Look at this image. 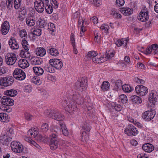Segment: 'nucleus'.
<instances>
[{
  "label": "nucleus",
  "instance_id": "13",
  "mask_svg": "<svg viewBox=\"0 0 158 158\" xmlns=\"http://www.w3.org/2000/svg\"><path fill=\"white\" fill-rule=\"evenodd\" d=\"M156 114L154 110H149L145 112L142 115L143 118L147 121H150L153 119Z\"/></svg>",
  "mask_w": 158,
  "mask_h": 158
},
{
  "label": "nucleus",
  "instance_id": "48",
  "mask_svg": "<svg viewBox=\"0 0 158 158\" xmlns=\"http://www.w3.org/2000/svg\"><path fill=\"white\" fill-rule=\"evenodd\" d=\"M102 30H103L106 33H108L109 27L106 24H103L100 27Z\"/></svg>",
  "mask_w": 158,
  "mask_h": 158
},
{
  "label": "nucleus",
  "instance_id": "7",
  "mask_svg": "<svg viewBox=\"0 0 158 158\" xmlns=\"http://www.w3.org/2000/svg\"><path fill=\"white\" fill-rule=\"evenodd\" d=\"M10 146L12 150L15 152L21 153L24 149L23 145L20 142L15 141L11 142Z\"/></svg>",
  "mask_w": 158,
  "mask_h": 158
},
{
  "label": "nucleus",
  "instance_id": "18",
  "mask_svg": "<svg viewBox=\"0 0 158 158\" xmlns=\"http://www.w3.org/2000/svg\"><path fill=\"white\" fill-rule=\"evenodd\" d=\"M8 43L10 48L12 49L16 50L19 49V44L14 37H11L10 38Z\"/></svg>",
  "mask_w": 158,
  "mask_h": 158
},
{
  "label": "nucleus",
  "instance_id": "54",
  "mask_svg": "<svg viewBox=\"0 0 158 158\" xmlns=\"http://www.w3.org/2000/svg\"><path fill=\"white\" fill-rule=\"evenodd\" d=\"M29 14L28 16H35L34 15L35 13V10L32 7L30 8L29 9Z\"/></svg>",
  "mask_w": 158,
  "mask_h": 158
},
{
  "label": "nucleus",
  "instance_id": "41",
  "mask_svg": "<svg viewBox=\"0 0 158 158\" xmlns=\"http://www.w3.org/2000/svg\"><path fill=\"white\" fill-rule=\"evenodd\" d=\"M81 137V140L83 142H84V141H86L89 139L88 135L85 131H84L82 132Z\"/></svg>",
  "mask_w": 158,
  "mask_h": 158
},
{
  "label": "nucleus",
  "instance_id": "43",
  "mask_svg": "<svg viewBox=\"0 0 158 158\" xmlns=\"http://www.w3.org/2000/svg\"><path fill=\"white\" fill-rule=\"evenodd\" d=\"M82 129L84 130V131L88 132L90 131V128L89 126V125L86 122L84 123V125L82 126Z\"/></svg>",
  "mask_w": 158,
  "mask_h": 158
},
{
  "label": "nucleus",
  "instance_id": "4",
  "mask_svg": "<svg viewBox=\"0 0 158 158\" xmlns=\"http://www.w3.org/2000/svg\"><path fill=\"white\" fill-rule=\"evenodd\" d=\"M62 104L65 110L70 113H73L77 110L76 102L69 100L68 97L67 100H64L62 102Z\"/></svg>",
  "mask_w": 158,
  "mask_h": 158
},
{
  "label": "nucleus",
  "instance_id": "5",
  "mask_svg": "<svg viewBox=\"0 0 158 158\" xmlns=\"http://www.w3.org/2000/svg\"><path fill=\"white\" fill-rule=\"evenodd\" d=\"M14 81V78L12 76H8L6 77L0 78V86L7 87L11 86Z\"/></svg>",
  "mask_w": 158,
  "mask_h": 158
},
{
  "label": "nucleus",
  "instance_id": "46",
  "mask_svg": "<svg viewBox=\"0 0 158 158\" xmlns=\"http://www.w3.org/2000/svg\"><path fill=\"white\" fill-rule=\"evenodd\" d=\"M119 99L121 100V102L123 104L127 103V99L126 96L124 94H122L120 95Z\"/></svg>",
  "mask_w": 158,
  "mask_h": 158
},
{
  "label": "nucleus",
  "instance_id": "63",
  "mask_svg": "<svg viewBox=\"0 0 158 158\" xmlns=\"http://www.w3.org/2000/svg\"><path fill=\"white\" fill-rule=\"evenodd\" d=\"M37 36L34 35L33 33L32 32L29 35V37L30 40H35L36 38L37 37Z\"/></svg>",
  "mask_w": 158,
  "mask_h": 158
},
{
  "label": "nucleus",
  "instance_id": "10",
  "mask_svg": "<svg viewBox=\"0 0 158 158\" xmlns=\"http://www.w3.org/2000/svg\"><path fill=\"white\" fill-rule=\"evenodd\" d=\"M6 63L8 65H13L17 60L16 55L13 53H8L5 56Z\"/></svg>",
  "mask_w": 158,
  "mask_h": 158
},
{
  "label": "nucleus",
  "instance_id": "22",
  "mask_svg": "<svg viewBox=\"0 0 158 158\" xmlns=\"http://www.w3.org/2000/svg\"><path fill=\"white\" fill-rule=\"evenodd\" d=\"M142 149L145 152H151L154 150V147L152 144L147 143L143 144L142 147Z\"/></svg>",
  "mask_w": 158,
  "mask_h": 158
},
{
  "label": "nucleus",
  "instance_id": "36",
  "mask_svg": "<svg viewBox=\"0 0 158 158\" xmlns=\"http://www.w3.org/2000/svg\"><path fill=\"white\" fill-rule=\"evenodd\" d=\"M101 35L100 33L98 32H95L94 33V40L95 42L99 44L100 42Z\"/></svg>",
  "mask_w": 158,
  "mask_h": 158
},
{
  "label": "nucleus",
  "instance_id": "14",
  "mask_svg": "<svg viewBox=\"0 0 158 158\" xmlns=\"http://www.w3.org/2000/svg\"><path fill=\"white\" fill-rule=\"evenodd\" d=\"M158 99V96L157 93L155 91H152L150 93L148 100L151 105H154L157 101Z\"/></svg>",
  "mask_w": 158,
  "mask_h": 158
},
{
  "label": "nucleus",
  "instance_id": "24",
  "mask_svg": "<svg viewBox=\"0 0 158 158\" xmlns=\"http://www.w3.org/2000/svg\"><path fill=\"white\" fill-rule=\"evenodd\" d=\"M120 12L125 16H129L132 14L133 9L132 8L128 7H124L121 8Z\"/></svg>",
  "mask_w": 158,
  "mask_h": 158
},
{
  "label": "nucleus",
  "instance_id": "61",
  "mask_svg": "<svg viewBox=\"0 0 158 158\" xmlns=\"http://www.w3.org/2000/svg\"><path fill=\"white\" fill-rule=\"evenodd\" d=\"M114 109L116 111H119L121 110L122 109V107L119 104H116L114 106Z\"/></svg>",
  "mask_w": 158,
  "mask_h": 158
},
{
  "label": "nucleus",
  "instance_id": "55",
  "mask_svg": "<svg viewBox=\"0 0 158 158\" xmlns=\"http://www.w3.org/2000/svg\"><path fill=\"white\" fill-rule=\"evenodd\" d=\"M24 116L25 119L29 121L31 120L33 118V116L32 115L28 113H25Z\"/></svg>",
  "mask_w": 158,
  "mask_h": 158
},
{
  "label": "nucleus",
  "instance_id": "53",
  "mask_svg": "<svg viewBox=\"0 0 158 158\" xmlns=\"http://www.w3.org/2000/svg\"><path fill=\"white\" fill-rule=\"evenodd\" d=\"M134 81L139 84H144L145 82L144 80L140 79L138 77H135L134 79Z\"/></svg>",
  "mask_w": 158,
  "mask_h": 158
},
{
  "label": "nucleus",
  "instance_id": "42",
  "mask_svg": "<svg viewBox=\"0 0 158 158\" xmlns=\"http://www.w3.org/2000/svg\"><path fill=\"white\" fill-rule=\"evenodd\" d=\"M40 129L42 131L46 132L48 131L49 129L48 124L46 123H44L42 125Z\"/></svg>",
  "mask_w": 158,
  "mask_h": 158
},
{
  "label": "nucleus",
  "instance_id": "33",
  "mask_svg": "<svg viewBox=\"0 0 158 158\" xmlns=\"http://www.w3.org/2000/svg\"><path fill=\"white\" fill-rule=\"evenodd\" d=\"M122 89L125 93H129L133 90V88L127 84H124L122 85Z\"/></svg>",
  "mask_w": 158,
  "mask_h": 158
},
{
  "label": "nucleus",
  "instance_id": "28",
  "mask_svg": "<svg viewBox=\"0 0 158 158\" xmlns=\"http://www.w3.org/2000/svg\"><path fill=\"white\" fill-rule=\"evenodd\" d=\"M35 52L37 56H43L46 53V50L43 48H37L35 50Z\"/></svg>",
  "mask_w": 158,
  "mask_h": 158
},
{
  "label": "nucleus",
  "instance_id": "17",
  "mask_svg": "<svg viewBox=\"0 0 158 158\" xmlns=\"http://www.w3.org/2000/svg\"><path fill=\"white\" fill-rule=\"evenodd\" d=\"M149 19L148 12L144 10H142L139 14L138 19L141 22H145Z\"/></svg>",
  "mask_w": 158,
  "mask_h": 158
},
{
  "label": "nucleus",
  "instance_id": "16",
  "mask_svg": "<svg viewBox=\"0 0 158 158\" xmlns=\"http://www.w3.org/2000/svg\"><path fill=\"white\" fill-rule=\"evenodd\" d=\"M14 100L8 96H4L1 100L2 104L6 106H12L14 105Z\"/></svg>",
  "mask_w": 158,
  "mask_h": 158
},
{
  "label": "nucleus",
  "instance_id": "2",
  "mask_svg": "<svg viewBox=\"0 0 158 158\" xmlns=\"http://www.w3.org/2000/svg\"><path fill=\"white\" fill-rule=\"evenodd\" d=\"M58 127L56 125H52L50 128V148L52 150L56 149L58 146L57 131Z\"/></svg>",
  "mask_w": 158,
  "mask_h": 158
},
{
  "label": "nucleus",
  "instance_id": "45",
  "mask_svg": "<svg viewBox=\"0 0 158 158\" xmlns=\"http://www.w3.org/2000/svg\"><path fill=\"white\" fill-rule=\"evenodd\" d=\"M41 63L40 60L38 58H35L31 61V64L32 65H39Z\"/></svg>",
  "mask_w": 158,
  "mask_h": 158
},
{
  "label": "nucleus",
  "instance_id": "8",
  "mask_svg": "<svg viewBox=\"0 0 158 158\" xmlns=\"http://www.w3.org/2000/svg\"><path fill=\"white\" fill-rule=\"evenodd\" d=\"M14 78L19 81L24 80L26 78V74L24 72L22 69L16 68L13 73Z\"/></svg>",
  "mask_w": 158,
  "mask_h": 158
},
{
  "label": "nucleus",
  "instance_id": "32",
  "mask_svg": "<svg viewBox=\"0 0 158 158\" xmlns=\"http://www.w3.org/2000/svg\"><path fill=\"white\" fill-rule=\"evenodd\" d=\"M33 69L35 73L38 76L42 75L44 73L43 69L40 67H34Z\"/></svg>",
  "mask_w": 158,
  "mask_h": 158
},
{
  "label": "nucleus",
  "instance_id": "57",
  "mask_svg": "<svg viewBox=\"0 0 158 158\" xmlns=\"http://www.w3.org/2000/svg\"><path fill=\"white\" fill-rule=\"evenodd\" d=\"M124 2V0H116V5L118 6H123Z\"/></svg>",
  "mask_w": 158,
  "mask_h": 158
},
{
  "label": "nucleus",
  "instance_id": "49",
  "mask_svg": "<svg viewBox=\"0 0 158 158\" xmlns=\"http://www.w3.org/2000/svg\"><path fill=\"white\" fill-rule=\"evenodd\" d=\"M13 0H7L6 2V5L7 9L8 10H10L12 8L13 5Z\"/></svg>",
  "mask_w": 158,
  "mask_h": 158
},
{
  "label": "nucleus",
  "instance_id": "23",
  "mask_svg": "<svg viewBox=\"0 0 158 158\" xmlns=\"http://www.w3.org/2000/svg\"><path fill=\"white\" fill-rule=\"evenodd\" d=\"M35 16H27L26 19V24L29 27L34 26L35 24Z\"/></svg>",
  "mask_w": 158,
  "mask_h": 158
},
{
  "label": "nucleus",
  "instance_id": "58",
  "mask_svg": "<svg viewBox=\"0 0 158 158\" xmlns=\"http://www.w3.org/2000/svg\"><path fill=\"white\" fill-rule=\"evenodd\" d=\"M70 40L72 45H75V40L74 38V35L73 33H72L70 35Z\"/></svg>",
  "mask_w": 158,
  "mask_h": 158
},
{
  "label": "nucleus",
  "instance_id": "26",
  "mask_svg": "<svg viewBox=\"0 0 158 158\" xmlns=\"http://www.w3.org/2000/svg\"><path fill=\"white\" fill-rule=\"evenodd\" d=\"M39 133V131L37 130L35 128L30 129L27 132V135L28 136H31V138H35Z\"/></svg>",
  "mask_w": 158,
  "mask_h": 158
},
{
  "label": "nucleus",
  "instance_id": "37",
  "mask_svg": "<svg viewBox=\"0 0 158 158\" xmlns=\"http://www.w3.org/2000/svg\"><path fill=\"white\" fill-rule=\"evenodd\" d=\"M98 53L97 52L94 51H91L88 52L87 56V58L92 59V60H93V59L94 57H96Z\"/></svg>",
  "mask_w": 158,
  "mask_h": 158
},
{
  "label": "nucleus",
  "instance_id": "31",
  "mask_svg": "<svg viewBox=\"0 0 158 158\" xmlns=\"http://www.w3.org/2000/svg\"><path fill=\"white\" fill-rule=\"evenodd\" d=\"M110 86L109 83L107 81H105L102 82L101 87L103 91H105L109 89Z\"/></svg>",
  "mask_w": 158,
  "mask_h": 158
},
{
  "label": "nucleus",
  "instance_id": "52",
  "mask_svg": "<svg viewBox=\"0 0 158 158\" xmlns=\"http://www.w3.org/2000/svg\"><path fill=\"white\" fill-rule=\"evenodd\" d=\"M50 27L52 28H50V31L52 32L51 33L52 35H55V33L54 31H55V27L54 24L52 23H51L50 24Z\"/></svg>",
  "mask_w": 158,
  "mask_h": 158
},
{
  "label": "nucleus",
  "instance_id": "34",
  "mask_svg": "<svg viewBox=\"0 0 158 158\" xmlns=\"http://www.w3.org/2000/svg\"><path fill=\"white\" fill-rule=\"evenodd\" d=\"M8 119V115L3 113H0V121L2 122H7L9 121Z\"/></svg>",
  "mask_w": 158,
  "mask_h": 158
},
{
  "label": "nucleus",
  "instance_id": "51",
  "mask_svg": "<svg viewBox=\"0 0 158 158\" xmlns=\"http://www.w3.org/2000/svg\"><path fill=\"white\" fill-rule=\"evenodd\" d=\"M39 25L41 28L44 27L46 25V23L45 21L41 19H40L38 21Z\"/></svg>",
  "mask_w": 158,
  "mask_h": 158
},
{
  "label": "nucleus",
  "instance_id": "12",
  "mask_svg": "<svg viewBox=\"0 0 158 158\" xmlns=\"http://www.w3.org/2000/svg\"><path fill=\"white\" fill-rule=\"evenodd\" d=\"M34 5L35 9L38 13H41L44 11V5L42 0H36Z\"/></svg>",
  "mask_w": 158,
  "mask_h": 158
},
{
  "label": "nucleus",
  "instance_id": "30",
  "mask_svg": "<svg viewBox=\"0 0 158 158\" xmlns=\"http://www.w3.org/2000/svg\"><path fill=\"white\" fill-rule=\"evenodd\" d=\"M17 92L14 89L8 90L5 91L4 92V94L6 96L14 97L17 94Z\"/></svg>",
  "mask_w": 158,
  "mask_h": 158
},
{
  "label": "nucleus",
  "instance_id": "60",
  "mask_svg": "<svg viewBox=\"0 0 158 158\" xmlns=\"http://www.w3.org/2000/svg\"><path fill=\"white\" fill-rule=\"evenodd\" d=\"M114 53L113 52H110L106 53V57L107 59H109L114 56Z\"/></svg>",
  "mask_w": 158,
  "mask_h": 158
},
{
  "label": "nucleus",
  "instance_id": "64",
  "mask_svg": "<svg viewBox=\"0 0 158 158\" xmlns=\"http://www.w3.org/2000/svg\"><path fill=\"white\" fill-rule=\"evenodd\" d=\"M7 69L3 67L0 68V76L6 73Z\"/></svg>",
  "mask_w": 158,
  "mask_h": 158
},
{
  "label": "nucleus",
  "instance_id": "39",
  "mask_svg": "<svg viewBox=\"0 0 158 158\" xmlns=\"http://www.w3.org/2000/svg\"><path fill=\"white\" fill-rule=\"evenodd\" d=\"M19 35L20 37L22 38L24 37V39L27 37V33L25 29H23L20 30L19 32Z\"/></svg>",
  "mask_w": 158,
  "mask_h": 158
},
{
  "label": "nucleus",
  "instance_id": "9",
  "mask_svg": "<svg viewBox=\"0 0 158 158\" xmlns=\"http://www.w3.org/2000/svg\"><path fill=\"white\" fill-rule=\"evenodd\" d=\"M124 133L129 136H135L138 134L139 131L135 126L129 124L125 128Z\"/></svg>",
  "mask_w": 158,
  "mask_h": 158
},
{
  "label": "nucleus",
  "instance_id": "38",
  "mask_svg": "<svg viewBox=\"0 0 158 158\" xmlns=\"http://www.w3.org/2000/svg\"><path fill=\"white\" fill-rule=\"evenodd\" d=\"M122 81L120 80H117L115 83L114 85L115 89L118 90V89H120L122 87Z\"/></svg>",
  "mask_w": 158,
  "mask_h": 158
},
{
  "label": "nucleus",
  "instance_id": "20",
  "mask_svg": "<svg viewBox=\"0 0 158 158\" xmlns=\"http://www.w3.org/2000/svg\"><path fill=\"white\" fill-rule=\"evenodd\" d=\"M10 29V25L9 22L6 21L4 22L2 25L1 32L3 35L7 34L9 31Z\"/></svg>",
  "mask_w": 158,
  "mask_h": 158
},
{
  "label": "nucleus",
  "instance_id": "40",
  "mask_svg": "<svg viewBox=\"0 0 158 158\" xmlns=\"http://www.w3.org/2000/svg\"><path fill=\"white\" fill-rule=\"evenodd\" d=\"M5 135H7L8 137H10V139H11L14 135V131L13 129L10 128L9 130H7Z\"/></svg>",
  "mask_w": 158,
  "mask_h": 158
},
{
  "label": "nucleus",
  "instance_id": "25",
  "mask_svg": "<svg viewBox=\"0 0 158 158\" xmlns=\"http://www.w3.org/2000/svg\"><path fill=\"white\" fill-rule=\"evenodd\" d=\"M19 66L22 69H25L29 66V63L27 61L24 59H21L18 62Z\"/></svg>",
  "mask_w": 158,
  "mask_h": 158
},
{
  "label": "nucleus",
  "instance_id": "15",
  "mask_svg": "<svg viewBox=\"0 0 158 158\" xmlns=\"http://www.w3.org/2000/svg\"><path fill=\"white\" fill-rule=\"evenodd\" d=\"M50 64L58 69H61L63 66L62 62L57 59H50Z\"/></svg>",
  "mask_w": 158,
  "mask_h": 158
},
{
  "label": "nucleus",
  "instance_id": "27",
  "mask_svg": "<svg viewBox=\"0 0 158 158\" xmlns=\"http://www.w3.org/2000/svg\"><path fill=\"white\" fill-rule=\"evenodd\" d=\"M127 40L126 39H121L117 40L115 42V44L118 47H120L122 45L126 47L127 43Z\"/></svg>",
  "mask_w": 158,
  "mask_h": 158
},
{
  "label": "nucleus",
  "instance_id": "21",
  "mask_svg": "<svg viewBox=\"0 0 158 158\" xmlns=\"http://www.w3.org/2000/svg\"><path fill=\"white\" fill-rule=\"evenodd\" d=\"M158 48V45L156 44H153L151 46L148 47L146 49V52L147 54H150L152 51H154L153 52L152 54L154 55H155L158 53V51L156 52Z\"/></svg>",
  "mask_w": 158,
  "mask_h": 158
},
{
  "label": "nucleus",
  "instance_id": "1",
  "mask_svg": "<svg viewBox=\"0 0 158 158\" xmlns=\"http://www.w3.org/2000/svg\"><path fill=\"white\" fill-rule=\"evenodd\" d=\"M50 118L60 121L59 124L61 127L63 134L65 136H67L69 135V131L65 124L63 122L61 121L64 118V116L62 114L59 113L56 110H52L50 111Z\"/></svg>",
  "mask_w": 158,
  "mask_h": 158
},
{
  "label": "nucleus",
  "instance_id": "47",
  "mask_svg": "<svg viewBox=\"0 0 158 158\" xmlns=\"http://www.w3.org/2000/svg\"><path fill=\"white\" fill-rule=\"evenodd\" d=\"M22 44L23 47L26 50H29L28 44L27 41L24 39L22 40Z\"/></svg>",
  "mask_w": 158,
  "mask_h": 158
},
{
  "label": "nucleus",
  "instance_id": "50",
  "mask_svg": "<svg viewBox=\"0 0 158 158\" xmlns=\"http://www.w3.org/2000/svg\"><path fill=\"white\" fill-rule=\"evenodd\" d=\"M41 30L40 29H35L33 31V34L37 36H40L41 35Z\"/></svg>",
  "mask_w": 158,
  "mask_h": 158
},
{
  "label": "nucleus",
  "instance_id": "56",
  "mask_svg": "<svg viewBox=\"0 0 158 158\" xmlns=\"http://www.w3.org/2000/svg\"><path fill=\"white\" fill-rule=\"evenodd\" d=\"M21 2L17 0L14 1V7L16 9H18L20 6Z\"/></svg>",
  "mask_w": 158,
  "mask_h": 158
},
{
  "label": "nucleus",
  "instance_id": "62",
  "mask_svg": "<svg viewBox=\"0 0 158 158\" xmlns=\"http://www.w3.org/2000/svg\"><path fill=\"white\" fill-rule=\"evenodd\" d=\"M49 139L48 136L46 135L44 137L43 141L47 144H48L49 143Z\"/></svg>",
  "mask_w": 158,
  "mask_h": 158
},
{
  "label": "nucleus",
  "instance_id": "44",
  "mask_svg": "<svg viewBox=\"0 0 158 158\" xmlns=\"http://www.w3.org/2000/svg\"><path fill=\"white\" fill-rule=\"evenodd\" d=\"M59 54L58 50L54 48H50V55L54 56H56Z\"/></svg>",
  "mask_w": 158,
  "mask_h": 158
},
{
  "label": "nucleus",
  "instance_id": "29",
  "mask_svg": "<svg viewBox=\"0 0 158 158\" xmlns=\"http://www.w3.org/2000/svg\"><path fill=\"white\" fill-rule=\"evenodd\" d=\"M131 99L132 103L134 104H140L142 101V99L141 98L136 95L132 96Z\"/></svg>",
  "mask_w": 158,
  "mask_h": 158
},
{
  "label": "nucleus",
  "instance_id": "19",
  "mask_svg": "<svg viewBox=\"0 0 158 158\" xmlns=\"http://www.w3.org/2000/svg\"><path fill=\"white\" fill-rule=\"evenodd\" d=\"M11 141L10 137L5 134H2L0 136V143L3 145H8Z\"/></svg>",
  "mask_w": 158,
  "mask_h": 158
},
{
  "label": "nucleus",
  "instance_id": "59",
  "mask_svg": "<svg viewBox=\"0 0 158 158\" xmlns=\"http://www.w3.org/2000/svg\"><path fill=\"white\" fill-rule=\"evenodd\" d=\"M24 89L25 92L29 93L31 91L32 88L30 85H27L25 87Z\"/></svg>",
  "mask_w": 158,
  "mask_h": 158
},
{
  "label": "nucleus",
  "instance_id": "6",
  "mask_svg": "<svg viewBox=\"0 0 158 158\" xmlns=\"http://www.w3.org/2000/svg\"><path fill=\"white\" fill-rule=\"evenodd\" d=\"M87 81L85 77L81 78L76 83L75 85L77 89L81 91L84 90L87 86Z\"/></svg>",
  "mask_w": 158,
  "mask_h": 158
},
{
  "label": "nucleus",
  "instance_id": "11",
  "mask_svg": "<svg viewBox=\"0 0 158 158\" xmlns=\"http://www.w3.org/2000/svg\"><path fill=\"white\" fill-rule=\"evenodd\" d=\"M135 90L137 94L141 96L145 95L148 92L147 87L142 85H137L135 87Z\"/></svg>",
  "mask_w": 158,
  "mask_h": 158
},
{
  "label": "nucleus",
  "instance_id": "3",
  "mask_svg": "<svg viewBox=\"0 0 158 158\" xmlns=\"http://www.w3.org/2000/svg\"><path fill=\"white\" fill-rule=\"evenodd\" d=\"M67 97L69 98V100L75 102L77 104L80 105L82 104L84 102H86V99L89 98V97L85 94L76 93L73 94L68 95Z\"/></svg>",
  "mask_w": 158,
  "mask_h": 158
},
{
  "label": "nucleus",
  "instance_id": "35",
  "mask_svg": "<svg viewBox=\"0 0 158 158\" xmlns=\"http://www.w3.org/2000/svg\"><path fill=\"white\" fill-rule=\"evenodd\" d=\"M51 3L52 6L50 5V6H51L52 8L50 9V14L53 12V7L56 9L58 7V5L56 0H51Z\"/></svg>",
  "mask_w": 158,
  "mask_h": 158
}]
</instances>
